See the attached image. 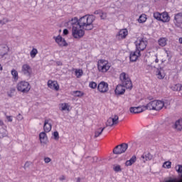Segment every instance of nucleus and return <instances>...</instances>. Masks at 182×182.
Returning a JSON list of instances; mask_svg holds the SVG:
<instances>
[{
    "label": "nucleus",
    "instance_id": "f257e3e1",
    "mask_svg": "<svg viewBox=\"0 0 182 182\" xmlns=\"http://www.w3.org/2000/svg\"><path fill=\"white\" fill-rule=\"evenodd\" d=\"M96 17L94 15H85L77 19V17H74L67 22V27L70 29L82 26V29L85 31H92L93 29V22Z\"/></svg>",
    "mask_w": 182,
    "mask_h": 182
},
{
    "label": "nucleus",
    "instance_id": "f03ea898",
    "mask_svg": "<svg viewBox=\"0 0 182 182\" xmlns=\"http://www.w3.org/2000/svg\"><path fill=\"white\" fill-rule=\"evenodd\" d=\"M163 107L167 109V106L164 102L161 100H154L145 105L144 109H146V110H156V112H159Z\"/></svg>",
    "mask_w": 182,
    "mask_h": 182
},
{
    "label": "nucleus",
    "instance_id": "7ed1b4c3",
    "mask_svg": "<svg viewBox=\"0 0 182 182\" xmlns=\"http://www.w3.org/2000/svg\"><path fill=\"white\" fill-rule=\"evenodd\" d=\"M119 79L122 85L126 87V89L132 90L133 87V84H132V80L129 77V75L126 73H122L119 75Z\"/></svg>",
    "mask_w": 182,
    "mask_h": 182
},
{
    "label": "nucleus",
    "instance_id": "20e7f679",
    "mask_svg": "<svg viewBox=\"0 0 182 182\" xmlns=\"http://www.w3.org/2000/svg\"><path fill=\"white\" fill-rule=\"evenodd\" d=\"M16 89L21 93H28L31 90V85L26 81H21L17 83Z\"/></svg>",
    "mask_w": 182,
    "mask_h": 182
},
{
    "label": "nucleus",
    "instance_id": "39448f33",
    "mask_svg": "<svg viewBox=\"0 0 182 182\" xmlns=\"http://www.w3.org/2000/svg\"><path fill=\"white\" fill-rule=\"evenodd\" d=\"M110 63L109 61L105 60H100L97 63V68L99 72H102V73H106L109 69H110Z\"/></svg>",
    "mask_w": 182,
    "mask_h": 182
},
{
    "label": "nucleus",
    "instance_id": "423d86ee",
    "mask_svg": "<svg viewBox=\"0 0 182 182\" xmlns=\"http://www.w3.org/2000/svg\"><path fill=\"white\" fill-rule=\"evenodd\" d=\"M135 46L136 50L141 52V50H144L146 48H147V39L144 38H138L135 41Z\"/></svg>",
    "mask_w": 182,
    "mask_h": 182
},
{
    "label": "nucleus",
    "instance_id": "0eeeda50",
    "mask_svg": "<svg viewBox=\"0 0 182 182\" xmlns=\"http://www.w3.org/2000/svg\"><path fill=\"white\" fill-rule=\"evenodd\" d=\"M82 28L83 26H78V27H74L72 29V36L75 39H80L85 36V31Z\"/></svg>",
    "mask_w": 182,
    "mask_h": 182
},
{
    "label": "nucleus",
    "instance_id": "6e6552de",
    "mask_svg": "<svg viewBox=\"0 0 182 182\" xmlns=\"http://www.w3.org/2000/svg\"><path fill=\"white\" fill-rule=\"evenodd\" d=\"M129 145L127 144H122L120 145L117 146L114 150V154H122L127 150Z\"/></svg>",
    "mask_w": 182,
    "mask_h": 182
},
{
    "label": "nucleus",
    "instance_id": "1a4fd4ad",
    "mask_svg": "<svg viewBox=\"0 0 182 182\" xmlns=\"http://www.w3.org/2000/svg\"><path fill=\"white\" fill-rule=\"evenodd\" d=\"M173 23L178 28H181L182 29V14L178 13L175 14Z\"/></svg>",
    "mask_w": 182,
    "mask_h": 182
},
{
    "label": "nucleus",
    "instance_id": "9d476101",
    "mask_svg": "<svg viewBox=\"0 0 182 182\" xmlns=\"http://www.w3.org/2000/svg\"><path fill=\"white\" fill-rule=\"evenodd\" d=\"M21 73L26 76H31L32 75V68L29 64H23L21 67Z\"/></svg>",
    "mask_w": 182,
    "mask_h": 182
},
{
    "label": "nucleus",
    "instance_id": "9b49d317",
    "mask_svg": "<svg viewBox=\"0 0 182 182\" xmlns=\"http://www.w3.org/2000/svg\"><path fill=\"white\" fill-rule=\"evenodd\" d=\"M97 89L101 93H106L109 91V84L102 81L98 85Z\"/></svg>",
    "mask_w": 182,
    "mask_h": 182
},
{
    "label": "nucleus",
    "instance_id": "f8f14e48",
    "mask_svg": "<svg viewBox=\"0 0 182 182\" xmlns=\"http://www.w3.org/2000/svg\"><path fill=\"white\" fill-rule=\"evenodd\" d=\"M117 123H119V116L114 115V117H110L107 119L106 125L112 127L117 124Z\"/></svg>",
    "mask_w": 182,
    "mask_h": 182
},
{
    "label": "nucleus",
    "instance_id": "ddd939ff",
    "mask_svg": "<svg viewBox=\"0 0 182 182\" xmlns=\"http://www.w3.org/2000/svg\"><path fill=\"white\" fill-rule=\"evenodd\" d=\"M127 35H129V31H127V29L124 28V29L120 30L116 35V37H117V39L121 40V39H124L126 36H127Z\"/></svg>",
    "mask_w": 182,
    "mask_h": 182
},
{
    "label": "nucleus",
    "instance_id": "4468645a",
    "mask_svg": "<svg viewBox=\"0 0 182 182\" xmlns=\"http://www.w3.org/2000/svg\"><path fill=\"white\" fill-rule=\"evenodd\" d=\"M53 38L55 39L56 43H58V45H59L60 46H68V43H66V41L64 40V38H62V36H58L57 37H53Z\"/></svg>",
    "mask_w": 182,
    "mask_h": 182
},
{
    "label": "nucleus",
    "instance_id": "2eb2a0df",
    "mask_svg": "<svg viewBox=\"0 0 182 182\" xmlns=\"http://www.w3.org/2000/svg\"><path fill=\"white\" fill-rule=\"evenodd\" d=\"M141 54H140V51H139L138 50H136L135 51L131 52L129 55V59L131 62H136L139 56H141Z\"/></svg>",
    "mask_w": 182,
    "mask_h": 182
},
{
    "label": "nucleus",
    "instance_id": "dca6fc26",
    "mask_svg": "<svg viewBox=\"0 0 182 182\" xmlns=\"http://www.w3.org/2000/svg\"><path fill=\"white\" fill-rule=\"evenodd\" d=\"M146 106L142 107H132L129 110L131 113H141V112H144V110H147V109H145Z\"/></svg>",
    "mask_w": 182,
    "mask_h": 182
},
{
    "label": "nucleus",
    "instance_id": "f3484780",
    "mask_svg": "<svg viewBox=\"0 0 182 182\" xmlns=\"http://www.w3.org/2000/svg\"><path fill=\"white\" fill-rule=\"evenodd\" d=\"M153 159V155L149 152L144 153L141 156V161L143 163H146V161H150Z\"/></svg>",
    "mask_w": 182,
    "mask_h": 182
},
{
    "label": "nucleus",
    "instance_id": "a211bd4d",
    "mask_svg": "<svg viewBox=\"0 0 182 182\" xmlns=\"http://www.w3.org/2000/svg\"><path fill=\"white\" fill-rule=\"evenodd\" d=\"M124 92H126V87L122 84L118 85L115 89V94L120 95H124Z\"/></svg>",
    "mask_w": 182,
    "mask_h": 182
},
{
    "label": "nucleus",
    "instance_id": "6ab92c4d",
    "mask_svg": "<svg viewBox=\"0 0 182 182\" xmlns=\"http://www.w3.org/2000/svg\"><path fill=\"white\" fill-rule=\"evenodd\" d=\"M176 170L177 171V173H178L181 175V178H180L178 181H176L174 179H170L166 181V182H182V165H178L176 166Z\"/></svg>",
    "mask_w": 182,
    "mask_h": 182
},
{
    "label": "nucleus",
    "instance_id": "aec40b11",
    "mask_svg": "<svg viewBox=\"0 0 182 182\" xmlns=\"http://www.w3.org/2000/svg\"><path fill=\"white\" fill-rule=\"evenodd\" d=\"M43 130L46 133H49L52 130V124L49 122V119L45 120Z\"/></svg>",
    "mask_w": 182,
    "mask_h": 182
},
{
    "label": "nucleus",
    "instance_id": "412c9836",
    "mask_svg": "<svg viewBox=\"0 0 182 182\" xmlns=\"http://www.w3.org/2000/svg\"><path fill=\"white\" fill-rule=\"evenodd\" d=\"M48 86L50 89H53L54 90H59V85L56 81L48 80Z\"/></svg>",
    "mask_w": 182,
    "mask_h": 182
},
{
    "label": "nucleus",
    "instance_id": "4be33fe9",
    "mask_svg": "<svg viewBox=\"0 0 182 182\" xmlns=\"http://www.w3.org/2000/svg\"><path fill=\"white\" fill-rule=\"evenodd\" d=\"M40 141L42 144H46L48 143V136L46 132H41L39 134Z\"/></svg>",
    "mask_w": 182,
    "mask_h": 182
},
{
    "label": "nucleus",
    "instance_id": "5701e85b",
    "mask_svg": "<svg viewBox=\"0 0 182 182\" xmlns=\"http://www.w3.org/2000/svg\"><path fill=\"white\" fill-rule=\"evenodd\" d=\"M160 21H161V22H168L170 21L168 14L167 12L161 13Z\"/></svg>",
    "mask_w": 182,
    "mask_h": 182
},
{
    "label": "nucleus",
    "instance_id": "b1692460",
    "mask_svg": "<svg viewBox=\"0 0 182 182\" xmlns=\"http://www.w3.org/2000/svg\"><path fill=\"white\" fill-rule=\"evenodd\" d=\"M136 156H133L129 160L127 161L125 163V166H132V164H134L136 163Z\"/></svg>",
    "mask_w": 182,
    "mask_h": 182
},
{
    "label": "nucleus",
    "instance_id": "393cba45",
    "mask_svg": "<svg viewBox=\"0 0 182 182\" xmlns=\"http://www.w3.org/2000/svg\"><path fill=\"white\" fill-rule=\"evenodd\" d=\"M60 110L62 112H64L65 110H67L69 112V104L68 103H62L60 105Z\"/></svg>",
    "mask_w": 182,
    "mask_h": 182
},
{
    "label": "nucleus",
    "instance_id": "a878e982",
    "mask_svg": "<svg viewBox=\"0 0 182 182\" xmlns=\"http://www.w3.org/2000/svg\"><path fill=\"white\" fill-rule=\"evenodd\" d=\"M174 127L176 130H182V119H178L176 122Z\"/></svg>",
    "mask_w": 182,
    "mask_h": 182
},
{
    "label": "nucleus",
    "instance_id": "bb28decb",
    "mask_svg": "<svg viewBox=\"0 0 182 182\" xmlns=\"http://www.w3.org/2000/svg\"><path fill=\"white\" fill-rule=\"evenodd\" d=\"M158 42H159V46L163 47L167 45V39L166 38H161Z\"/></svg>",
    "mask_w": 182,
    "mask_h": 182
},
{
    "label": "nucleus",
    "instance_id": "cd10ccee",
    "mask_svg": "<svg viewBox=\"0 0 182 182\" xmlns=\"http://www.w3.org/2000/svg\"><path fill=\"white\" fill-rule=\"evenodd\" d=\"M172 90L174 92H180V90H182V86L181 84H176L171 87Z\"/></svg>",
    "mask_w": 182,
    "mask_h": 182
},
{
    "label": "nucleus",
    "instance_id": "c85d7f7f",
    "mask_svg": "<svg viewBox=\"0 0 182 182\" xmlns=\"http://www.w3.org/2000/svg\"><path fill=\"white\" fill-rule=\"evenodd\" d=\"M146 21H147V17L146 14L141 15L138 19V22L139 23H144V22H146Z\"/></svg>",
    "mask_w": 182,
    "mask_h": 182
},
{
    "label": "nucleus",
    "instance_id": "c756f323",
    "mask_svg": "<svg viewBox=\"0 0 182 182\" xmlns=\"http://www.w3.org/2000/svg\"><path fill=\"white\" fill-rule=\"evenodd\" d=\"M8 54V48L6 47H4L0 50V56H1V58H4V56H5V55Z\"/></svg>",
    "mask_w": 182,
    "mask_h": 182
},
{
    "label": "nucleus",
    "instance_id": "7c9ffc66",
    "mask_svg": "<svg viewBox=\"0 0 182 182\" xmlns=\"http://www.w3.org/2000/svg\"><path fill=\"white\" fill-rule=\"evenodd\" d=\"M36 55H38V49L33 48L31 51L30 52V56L32 58V59L36 58Z\"/></svg>",
    "mask_w": 182,
    "mask_h": 182
},
{
    "label": "nucleus",
    "instance_id": "2f4dec72",
    "mask_svg": "<svg viewBox=\"0 0 182 182\" xmlns=\"http://www.w3.org/2000/svg\"><path fill=\"white\" fill-rule=\"evenodd\" d=\"M11 75H12L13 79H14V80H18V79H19V77L18 75V71H16V70L13 69L11 70Z\"/></svg>",
    "mask_w": 182,
    "mask_h": 182
},
{
    "label": "nucleus",
    "instance_id": "473e14b6",
    "mask_svg": "<svg viewBox=\"0 0 182 182\" xmlns=\"http://www.w3.org/2000/svg\"><path fill=\"white\" fill-rule=\"evenodd\" d=\"M105 130V127L104 128H100L98 129L95 133V137H99V136H100V134H102V133H103V131Z\"/></svg>",
    "mask_w": 182,
    "mask_h": 182
},
{
    "label": "nucleus",
    "instance_id": "72a5a7b5",
    "mask_svg": "<svg viewBox=\"0 0 182 182\" xmlns=\"http://www.w3.org/2000/svg\"><path fill=\"white\" fill-rule=\"evenodd\" d=\"M158 79H164V76H166V75L164 74V72L163 71V70H159L158 71Z\"/></svg>",
    "mask_w": 182,
    "mask_h": 182
},
{
    "label": "nucleus",
    "instance_id": "f704fd0d",
    "mask_svg": "<svg viewBox=\"0 0 182 182\" xmlns=\"http://www.w3.org/2000/svg\"><path fill=\"white\" fill-rule=\"evenodd\" d=\"M163 167L164 168H171V161H166L164 163Z\"/></svg>",
    "mask_w": 182,
    "mask_h": 182
},
{
    "label": "nucleus",
    "instance_id": "c9c22d12",
    "mask_svg": "<svg viewBox=\"0 0 182 182\" xmlns=\"http://www.w3.org/2000/svg\"><path fill=\"white\" fill-rule=\"evenodd\" d=\"M161 17V14H160L159 12L154 13V18L157 21H160Z\"/></svg>",
    "mask_w": 182,
    "mask_h": 182
},
{
    "label": "nucleus",
    "instance_id": "e433bc0d",
    "mask_svg": "<svg viewBox=\"0 0 182 182\" xmlns=\"http://www.w3.org/2000/svg\"><path fill=\"white\" fill-rule=\"evenodd\" d=\"M82 75H83V70H75V76L77 77H80L82 76Z\"/></svg>",
    "mask_w": 182,
    "mask_h": 182
},
{
    "label": "nucleus",
    "instance_id": "4c0bfd02",
    "mask_svg": "<svg viewBox=\"0 0 182 182\" xmlns=\"http://www.w3.org/2000/svg\"><path fill=\"white\" fill-rule=\"evenodd\" d=\"M73 93L74 96H76L77 97H80V96L83 95V92H82V91H73Z\"/></svg>",
    "mask_w": 182,
    "mask_h": 182
},
{
    "label": "nucleus",
    "instance_id": "58836bf2",
    "mask_svg": "<svg viewBox=\"0 0 182 182\" xmlns=\"http://www.w3.org/2000/svg\"><path fill=\"white\" fill-rule=\"evenodd\" d=\"M89 87H91V89H96L97 84L95 82H91L89 84Z\"/></svg>",
    "mask_w": 182,
    "mask_h": 182
},
{
    "label": "nucleus",
    "instance_id": "ea45409f",
    "mask_svg": "<svg viewBox=\"0 0 182 182\" xmlns=\"http://www.w3.org/2000/svg\"><path fill=\"white\" fill-rule=\"evenodd\" d=\"M53 136L54 137V140H59V132H54Z\"/></svg>",
    "mask_w": 182,
    "mask_h": 182
},
{
    "label": "nucleus",
    "instance_id": "a19ab883",
    "mask_svg": "<svg viewBox=\"0 0 182 182\" xmlns=\"http://www.w3.org/2000/svg\"><path fill=\"white\" fill-rule=\"evenodd\" d=\"M9 21L8 18H4L3 20H0V25H5V23H8Z\"/></svg>",
    "mask_w": 182,
    "mask_h": 182
},
{
    "label": "nucleus",
    "instance_id": "79ce46f5",
    "mask_svg": "<svg viewBox=\"0 0 182 182\" xmlns=\"http://www.w3.org/2000/svg\"><path fill=\"white\" fill-rule=\"evenodd\" d=\"M100 16L101 19H106L107 18V14L106 13L101 12V14H100Z\"/></svg>",
    "mask_w": 182,
    "mask_h": 182
},
{
    "label": "nucleus",
    "instance_id": "37998d69",
    "mask_svg": "<svg viewBox=\"0 0 182 182\" xmlns=\"http://www.w3.org/2000/svg\"><path fill=\"white\" fill-rule=\"evenodd\" d=\"M4 137H6V132L3 131L0 132V139H4Z\"/></svg>",
    "mask_w": 182,
    "mask_h": 182
},
{
    "label": "nucleus",
    "instance_id": "c03bdc74",
    "mask_svg": "<svg viewBox=\"0 0 182 182\" xmlns=\"http://www.w3.org/2000/svg\"><path fill=\"white\" fill-rule=\"evenodd\" d=\"M114 171H122V168H120V165H117L115 166H114Z\"/></svg>",
    "mask_w": 182,
    "mask_h": 182
},
{
    "label": "nucleus",
    "instance_id": "a18cd8bd",
    "mask_svg": "<svg viewBox=\"0 0 182 182\" xmlns=\"http://www.w3.org/2000/svg\"><path fill=\"white\" fill-rule=\"evenodd\" d=\"M44 161L46 164L50 163V161H52V159H50V158H49V157H46V158H44Z\"/></svg>",
    "mask_w": 182,
    "mask_h": 182
},
{
    "label": "nucleus",
    "instance_id": "49530a36",
    "mask_svg": "<svg viewBox=\"0 0 182 182\" xmlns=\"http://www.w3.org/2000/svg\"><path fill=\"white\" fill-rule=\"evenodd\" d=\"M31 164H32L31 162H29V161L26 162V164H24V168H28V167H29Z\"/></svg>",
    "mask_w": 182,
    "mask_h": 182
},
{
    "label": "nucleus",
    "instance_id": "de8ad7c7",
    "mask_svg": "<svg viewBox=\"0 0 182 182\" xmlns=\"http://www.w3.org/2000/svg\"><path fill=\"white\" fill-rule=\"evenodd\" d=\"M102 10H96L95 12H94V14H95V15H102Z\"/></svg>",
    "mask_w": 182,
    "mask_h": 182
},
{
    "label": "nucleus",
    "instance_id": "09e8293b",
    "mask_svg": "<svg viewBox=\"0 0 182 182\" xmlns=\"http://www.w3.org/2000/svg\"><path fill=\"white\" fill-rule=\"evenodd\" d=\"M91 161L92 163H96V161H97V158L96 156L91 158Z\"/></svg>",
    "mask_w": 182,
    "mask_h": 182
},
{
    "label": "nucleus",
    "instance_id": "8fccbe9b",
    "mask_svg": "<svg viewBox=\"0 0 182 182\" xmlns=\"http://www.w3.org/2000/svg\"><path fill=\"white\" fill-rule=\"evenodd\" d=\"M59 180H60V181H65V180H66V176H61L60 178H59Z\"/></svg>",
    "mask_w": 182,
    "mask_h": 182
},
{
    "label": "nucleus",
    "instance_id": "3c124183",
    "mask_svg": "<svg viewBox=\"0 0 182 182\" xmlns=\"http://www.w3.org/2000/svg\"><path fill=\"white\" fill-rule=\"evenodd\" d=\"M63 35H68L69 31L68 29H64L63 32Z\"/></svg>",
    "mask_w": 182,
    "mask_h": 182
},
{
    "label": "nucleus",
    "instance_id": "603ef678",
    "mask_svg": "<svg viewBox=\"0 0 182 182\" xmlns=\"http://www.w3.org/2000/svg\"><path fill=\"white\" fill-rule=\"evenodd\" d=\"M6 119H7L8 122H12V117L6 116Z\"/></svg>",
    "mask_w": 182,
    "mask_h": 182
},
{
    "label": "nucleus",
    "instance_id": "864d4df0",
    "mask_svg": "<svg viewBox=\"0 0 182 182\" xmlns=\"http://www.w3.org/2000/svg\"><path fill=\"white\" fill-rule=\"evenodd\" d=\"M154 56H155V58H155V63H159V58H157V54H156Z\"/></svg>",
    "mask_w": 182,
    "mask_h": 182
},
{
    "label": "nucleus",
    "instance_id": "5fc2aeb1",
    "mask_svg": "<svg viewBox=\"0 0 182 182\" xmlns=\"http://www.w3.org/2000/svg\"><path fill=\"white\" fill-rule=\"evenodd\" d=\"M4 126V122L0 119V127H2Z\"/></svg>",
    "mask_w": 182,
    "mask_h": 182
},
{
    "label": "nucleus",
    "instance_id": "6e6d98bb",
    "mask_svg": "<svg viewBox=\"0 0 182 182\" xmlns=\"http://www.w3.org/2000/svg\"><path fill=\"white\" fill-rule=\"evenodd\" d=\"M179 43L182 44V38H179Z\"/></svg>",
    "mask_w": 182,
    "mask_h": 182
},
{
    "label": "nucleus",
    "instance_id": "4d7b16f0",
    "mask_svg": "<svg viewBox=\"0 0 182 182\" xmlns=\"http://www.w3.org/2000/svg\"><path fill=\"white\" fill-rule=\"evenodd\" d=\"M76 182H80V178H77V181Z\"/></svg>",
    "mask_w": 182,
    "mask_h": 182
},
{
    "label": "nucleus",
    "instance_id": "13d9d810",
    "mask_svg": "<svg viewBox=\"0 0 182 182\" xmlns=\"http://www.w3.org/2000/svg\"><path fill=\"white\" fill-rule=\"evenodd\" d=\"M0 70H2V66H1V64H0Z\"/></svg>",
    "mask_w": 182,
    "mask_h": 182
}]
</instances>
